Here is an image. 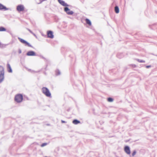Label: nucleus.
<instances>
[{
    "instance_id": "a211bd4d",
    "label": "nucleus",
    "mask_w": 157,
    "mask_h": 157,
    "mask_svg": "<svg viewBox=\"0 0 157 157\" xmlns=\"http://www.w3.org/2000/svg\"><path fill=\"white\" fill-rule=\"evenodd\" d=\"M47 145V144L46 143H44L42 144L41 145V147H43Z\"/></svg>"
},
{
    "instance_id": "ddd939ff",
    "label": "nucleus",
    "mask_w": 157,
    "mask_h": 157,
    "mask_svg": "<svg viewBox=\"0 0 157 157\" xmlns=\"http://www.w3.org/2000/svg\"><path fill=\"white\" fill-rule=\"evenodd\" d=\"M72 122L74 124H77L79 123H80V121L77 120H74Z\"/></svg>"
},
{
    "instance_id": "423d86ee",
    "label": "nucleus",
    "mask_w": 157,
    "mask_h": 157,
    "mask_svg": "<svg viewBox=\"0 0 157 157\" xmlns=\"http://www.w3.org/2000/svg\"><path fill=\"white\" fill-rule=\"evenodd\" d=\"M48 37L50 38H53L54 37L53 32L51 31H48L47 32Z\"/></svg>"
},
{
    "instance_id": "f3484780",
    "label": "nucleus",
    "mask_w": 157,
    "mask_h": 157,
    "mask_svg": "<svg viewBox=\"0 0 157 157\" xmlns=\"http://www.w3.org/2000/svg\"><path fill=\"white\" fill-rule=\"evenodd\" d=\"M108 101L109 102H112L113 101V98H108Z\"/></svg>"
},
{
    "instance_id": "f8f14e48",
    "label": "nucleus",
    "mask_w": 157,
    "mask_h": 157,
    "mask_svg": "<svg viewBox=\"0 0 157 157\" xmlns=\"http://www.w3.org/2000/svg\"><path fill=\"white\" fill-rule=\"evenodd\" d=\"M0 10H8V9L5 6L0 3Z\"/></svg>"
},
{
    "instance_id": "f03ea898",
    "label": "nucleus",
    "mask_w": 157,
    "mask_h": 157,
    "mask_svg": "<svg viewBox=\"0 0 157 157\" xmlns=\"http://www.w3.org/2000/svg\"><path fill=\"white\" fill-rule=\"evenodd\" d=\"M4 71L3 67L0 66V82H2L4 79Z\"/></svg>"
},
{
    "instance_id": "39448f33",
    "label": "nucleus",
    "mask_w": 157,
    "mask_h": 157,
    "mask_svg": "<svg viewBox=\"0 0 157 157\" xmlns=\"http://www.w3.org/2000/svg\"><path fill=\"white\" fill-rule=\"evenodd\" d=\"M18 39L21 43L25 44V45H27L29 47H31V45L29 44L25 40L20 38H18Z\"/></svg>"
},
{
    "instance_id": "aec40b11",
    "label": "nucleus",
    "mask_w": 157,
    "mask_h": 157,
    "mask_svg": "<svg viewBox=\"0 0 157 157\" xmlns=\"http://www.w3.org/2000/svg\"><path fill=\"white\" fill-rule=\"evenodd\" d=\"M138 61L139 62H141V63H144L145 62V61L143 60H138Z\"/></svg>"
},
{
    "instance_id": "9d476101",
    "label": "nucleus",
    "mask_w": 157,
    "mask_h": 157,
    "mask_svg": "<svg viewBox=\"0 0 157 157\" xmlns=\"http://www.w3.org/2000/svg\"><path fill=\"white\" fill-rule=\"evenodd\" d=\"M58 1L61 5L63 6H67V5L62 0H58Z\"/></svg>"
},
{
    "instance_id": "412c9836",
    "label": "nucleus",
    "mask_w": 157,
    "mask_h": 157,
    "mask_svg": "<svg viewBox=\"0 0 157 157\" xmlns=\"http://www.w3.org/2000/svg\"><path fill=\"white\" fill-rule=\"evenodd\" d=\"M61 122H62V123H66V122L65 121H63V120H61Z\"/></svg>"
},
{
    "instance_id": "dca6fc26",
    "label": "nucleus",
    "mask_w": 157,
    "mask_h": 157,
    "mask_svg": "<svg viewBox=\"0 0 157 157\" xmlns=\"http://www.w3.org/2000/svg\"><path fill=\"white\" fill-rule=\"evenodd\" d=\"M6 31V29L3 27H0V32L1 31Z\"/></svg>"
},
{
    "instance_id": "6e6552de",
    "label": "nucleus",
    "mask_w": 157,
    "mask_h": 157,
    "mask_svg": "<svg viewBox=\"0 0 157 157\" xmlns=\"http://www.w3.org/2000/svg\"><path fill=\"white\" fill-rule=\"evenodd\" d=\"M124 150L125 152L128 154H130V151L129 147L128 146H125L124 147Z\"/></svg>"
},
{
    "instance_id": "9b49d317",
    "label": "nucleus",
    "mask_w": 157,
    "mask_h": 157,
    "mask_svg": "<svg viewBox=\"0 0 157 157\" xmlns=\"http://www.w3.org/2000/svg\"><path fill=\"white\" fill-rule=\"evenodd\" d=\"M7 70H8V71L10 73L12 72V70L11 69V67H10V64L9 63L7 64Z\"/></svg>"
},
{
    "instance_id": "7ed1b4c3",
    "label": "nucleus",
    "mask_w": 157,
    "mask_h": 157,
    "mask_svg": "<svg viewBox=\"0 0 157 157\" xmlns=\"http://www.w3.org/2000/svg\"><path fill=\"white\" fill-rule=\"evenodd\" d=\"M23 99V96L21 94H17L15 97V101L17 102H21Z\"/></svg>"
},
{
    "instance_id": "0eeeda50",
    "label": "nucleus",
    "mask_w": 157,
    "mask_h": 157,
    "mask_svg": "<svg viewBox=\"0 0 157 157\" xmlns=\"http://www.w3.org/2000/svg\"><path fill=\"white\" fill-rule=\"evenodd\" d=\"M65 11L68 14H72L73 13V12L71 11L68 8L66 7L64 8Z\"/></svg>"
},
{
    "instance_id": "4be33fe9",
    "label": "nucleus",
    "mask_w": 157,
    "mask_h": 157,
    "mask_svg": "<svg viewBox=\"0 0 157 157\" xmlns=\"http://www.w3.org/2000/svg\"><path fill=\"white\" fill-rule=\"evenodd\" d=\"M151 67L150 66H146V67L147 68H148L149 67Z\"/></svg>"
},
{
    "instance_id": "4468645a",
    "label": "nucleus",
    "mask_w": 157,
    "mask_h": 157,
    "mask_svg": "<svg viewBox=\"0 0 157 157\" xmlns=\"http://www.w3.org/2000/svg\"><path fill=\"white\" fill-rule=\"evenodd\" d=\"M85 21L86 23L89 25L90 26L91 25V22L89 19H86Z\"/></svg>"
},
{
    "instance_id": "6ab92c4d",
    "label": "nucleus",
    "mask_w": 157,
    "mask_h": 157,
    "mask_svg": "<svg viewBox=\"0 0 157 157\" xmlns=\"http://www.w3.org/2000/svg\"><path fill=\"white\" fill-rule=\"evenodd\" d=\"M136 151H134L133 152V153H132V156H134L136 155Z\"/></svg>"
},
{
    "instance_id": "2eb2a0df",
    "label": "nucleus",
    "mask_w": 157,
    "mask_h": 157,
    "mask_svg": "<svg viewBox=\"0 0 157 157\" xmlns=\"http://www.w3.org/2000/svg\"><path fill=\"white\" fill-rule=\"evenodd\" d=\"M115 11L117 13H119V9L118 6H116L115 7Z\"/></svg>"
},
{
    "instance_id": "f257e3e1",
    "label": "nucleus",
    "mask_w": 157,
    "mask_h": 157,
    "mask_svg": "<svg viewBox=\"0 0 157 157\" xmlns=\"http://www.w3.org/2000/svg\"><path fill=\"white\" fill-rule=\"evenodd\" d=\"M42 90L43 93L47 97H51V94L48 88L46 87H44L42 88Z\"/></svg>"
},
{
    "instance_id": "1a4fd4ad",
    "label": "nucleus",
    "mask_w": 157,
    "mask_h": 157,
    "mask_svg": "<svg viewBox=\"0 0 157 157\" xmlns=\"http://www.w3.org/2000/svg\"><path fill=\"white\" fill-rule=\"evenodd\" d=\"M27 55L28 56H35L36 54L34 52L30 51L27 52Z\"/></svg>"
},
{
    "instance_id": "5701e85b",
    "label": "nucleus",
    "mask_w": 157,
    "mask_h": 157,
    "mask_svg": "<svg viewBox=\"0 0 157 157\" xmlns=\"http://www.w3.org/2000/svg\"><path fill=\"white\" fill-rule=\"evenodd\" d=\"M1 46V43H0V46Z\"/></svg>"
},
{
    "instance_id": "20e7f679",
    "label": "nucleus",
    "mask_w": 157,
    "mask_h": 157,
    "mask_svg": "<svg viewBox=\"0 0 157 157\" xmlns=\"http://www.w3.org/2000/svg\"><path fill=\"white\" fill-rule=\"evenodd\" d=\"M17 10L19 12L23 11L25 10V7L23 5H20L17 6Z\"/></svg>"
}]
</instances>
